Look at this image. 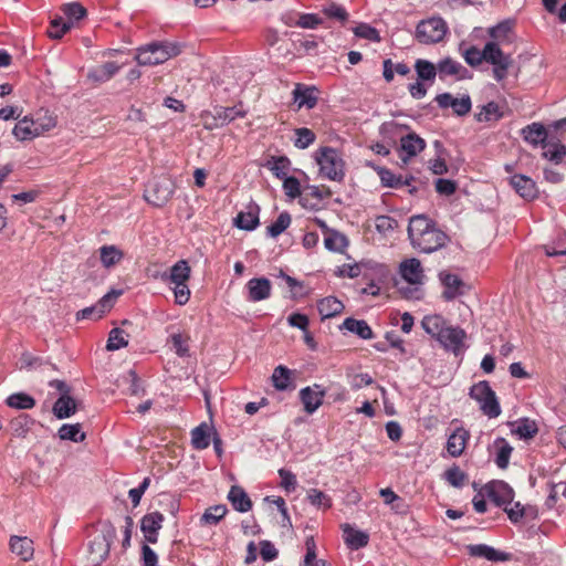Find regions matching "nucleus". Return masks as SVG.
<instances>
[{
    "label": "nucleus",
    "instance_id": "obj_1",
    "mask_svg": "<svg viewBox=\"0 0 566 566\" xmlns=\"http://www.w3.org/2000/svg\"><path fill=\"white\" fill-rule=\"evenodd\" d=\"M98 532L88 543L87 559L91 566H99L107 559L111 546L116 538V528L111 521H101Z\"/></svg>",
    "mask_w": 566,
    "mask_h": 566
},
{
    "label": "nucleus",
    "instance_id": "obj_2",
    "mask_svg": "<svg viewBox=\"0 0 566 566\" xmlns=\"http://www.w3.org/2000/svg\"><path fill=\"white\" fill-rule=\"evenodd\" d=\"M315 160L323 177L338 182L344 180L345 161L336 148L329 146L318 148L315 153Z\"/></svg>",
    "mask_w": 566,
    "mask_h": 566
},
{
    "label": "nucleus",
    "instance_id": "obj_3",
    "mask_svg": "<svg viewBox=\"0 0 566 566\" xmlns=\"http://www.w3.org/2000/svg\"><path fill=\"white\" fill-rule=\"evenodd\" d=\"M181 53V46L171 42H153L137 50L139 65H157Z\"/></svg>",
    "mask_w": 566,
    "mask_h": 566
},
{
    "label": "nucleus",
    "instance_id": "obj_4",
    "mask_svg": "<svg viewBox=\"0 0 566 566\" xmlns=\"http://www.w3.org/2000/svg\"><path fill=\"white\" fill-rule=\"evenodd\" d=\"M469 396L480 405V410L489 418H496L501 415L499 399L489 381L481 380L471 386Z\"/></svg>",
    "mask_w": 566,
    "mask_h": 566
},
{
    "label": "nucleus",
    "instance_id": "obj_5",
    "mask_svg": "<svg viewBox=\"0 0 566 566\" xmlns=\"http://www.w3.org/2000/svg\"><path fill=\"white\" fill-rule=\"evenodd\" d=\"M174 180L166 175L155 177L145 190V199L154 207H164L175 192Z\"/></svg>",
    "mask_w": 566,
    "mask_h": 566
},
{
    "label": "nucleus",
    "instance_id": "obj_6",
    "mask_svg": "<svg viewBox=\"0 0 566 566\" xmlns=\"http://www.w3.org/2000/svg\"><path fill=\"white\" fill-rule=\"evenodd\" d=\"M448 32L444 20L440 17L422 20L416 28V39L422 44H433L443 40Z\"/></svg>",
    "mask_w": 566,
    "mask_h": 566
},
{
    "label": "nucleus",
    "instance_id": "obj_7",
    "mask_svg": "<svg viewBox=\"0 0 566 566\" xmlns=\"http://www.w3.org/2000/svg\"><path fill=\"white\" fill-rule=\"evenodd\" d=\"M484 61L493 65V76L496 81H503L507 76L512 64L511 55H506L497 42H486L483 48Z\"/></svg>",
    "mask_w": 566,
    "mask_h": 566
},
{
    "label": "nucleus",
    "instance_id": "obj_8",
    "mask_svg": "<svg viewBox=\"0 0 566 566\" xmlns=\"http://www.w3.org/2000/svg\"><path fill=\"white\" fill-rule=\"evenodd\" d=\"M449 241L448 234L434 226L418 238H415L410 243L420 252L432 253L446 247Z\"/></svg>",
    "mask_w": 566,
    "mask_h": 566
},
{
    "label": "nucleus",
    "instance_id": "obj_9",
    "mask_svg": "<svg viewBox=\"0 0 566 566\" xmlns=\"http://www.w3.org/2000/svg\"><path fill=\"white\" fill-rule=\"evenodd\" d=\"M484 493L496 506L510 505L514 499L513 489L504 481H491L484 486Z\"/></svg>",
    "mask_w": 566,
    "mask_h": 566
},
{
    "label": "nucleus",
    "instance_id": "obj_10",
    "mask_svg": "<svg viewBox=\"0 0 566 566\" xmlns=\"http://www.w3.org/2000/svg\"><path fill=\"white\" fill-rule=\"evenodd\" d=\"M465 338L467 333L464 329H462L459 326L454 327L447 325L437 340L446 350L452 352L454 355H458L462 352Z\"/></svg>",
    "mask_w": 566,
    "mask_h": 566
},
{
    "label": "nucleus",
    "instance_id": "obj_11",
    "mask_svg": "<svg viewBox=\"0 0 566 566\" xmlns=\"http://www.w3.org/2000/svg\"><path fill=\"white\" fill-rule=\"evenodd\" d=\"M120 292L112 291L105 294L95 305L85 307L76 313V319H98L113 307L114 300Z\"/></svg>",
    "mask_w": 566,
    "mask_h": 566
},
{
    "label": "nucleus",
    "instance_id": "obj_12",
    "mask_svg": "<svg viewBox=\"0 0 566 566\" xmlns=\"http://www.w3.org/2000/svg\"><path fill=\"white\" fill-rule=\"evenodd\" d=\"M164 515L156 511L145 514L140 520V531L144 534L145 542L156 544L159 537V531L163 527Z\"/></svg>",
    "mask_w": 566,
    "mask_h": 566
},
{
    "label": "nucleus",
    "instance_id": "obj_13",
    "mask_svg": "<svg viewBox=\"0 0 566 566\" xmlns=\"http://www.w3.org/2000/svg\"><path fill=\"white\" fill-rule=\"evenodd\" d=\"M434 101L440 108L451 107L457 116H465L472 108V102L469 95L457 98L450 93H442L438 94Z\"/></svg>",
    "mask_w": 566,
    "mask_h": 566
},
{
    "label": "nucleus",
    "instance_id": "obj_14",
    "mask_svg": "<svg viewBox=\"0 0 566 566\" xmlns=\"http://www.w3.org/2000/svg\"><path fill=\"white\" fill-rule=\"evenodd\" d=\"M326 395L325 389L321 385L314 384L312 387L307 386L300 390V400L304 406L306 413H314L324 401Z\"/></svg>",
    "mask_w": 566,
    "mask_h": 566
},
{
    "label": "nucleus",
    "instance_id": "obj_15",
    "mask_svg": "<svg viewBox=\"0 0 566 566\" xmlns=\"http://www.w3.org/2000/svg\"><path fill=\"white\" fill-rule=\"evenodd\" d=\"M509 182L516 193L527 201H532L538 196L536 182L525 175L515 174L510 178Z\"/></svg>",
    "mask_w": 566,
    "mask_h": 566
},
{
    "label": "nucleus",
    "instance_id": "obj_16",
    "mask_svg": "<svg viewBox=\"0 0 566 566\" xmlns=\"http://www.w3.org/2000/svg\"><path fill=\"white\" fill-rule=\"evenodd\" d=\"M439 280L444 286V291L442 292V297L444 301H453L458 296L464 294L462 289L465 284L459 275L449 273L447 271H441L439 273Z\"/></svg>",
    "mask_w": 566,
    "mask_h": 566
},
{
    "label": "nucleus",
    "instance_id": "obj_17",
    "mask_svg": "<svg viewBox=\"0 0 566 566\" xmlns=\"http://www.w3.org/2000/svg\"><path fill=\"white\" fill-rule=\"evenodd\" d=\"M245 287L250 302H261L271 296L272 283L268 277H253L248 281Z\"/></svg>",
    "mask_w": 566,
    "mask_h": 566
},
{
    "label": "nucleus",
    "instance_id": "obj_18",
    "mask_svg": "<svg viewBox=\"0 0 566 566\" xmlns=\"http://www.w3.org/2000/svg\"><path fill=\"white\" fill-rule=\"evenodd\" d=\"M522 136L525 142L534 147H547V142L553 136L542 123H532L522 129Z\"/></svg>",
    "mask_w": 566,
    "mask_h": 566
},
{
    "label": "nucleus",
    "instance_id": "obj_19",
    "mask_svg": "<svg viewBox=\"0 0 566 566\" xmlns=\"http://www.w3.org/2000/svg\"><path fill=\"white\" fill-rule=\"evenodd\" d=\"M515 19H505L497 24L488 29V34L492 39L491 42L499 44L512 43L514 40Z\"/></svg>",
    "mask_w": 566,
    "mask_h": 566
},
{
    "label": "nucleus",
    "instance_id": "obj_20",
    "mask_svg": "<svg viewBox=\"0 0 566 566\" xmlns=\"http://www.w3.org/2000/svg\"><path fill=\"white\" fill-rule=\"evenodd\" d=\"M426 148V142L415 132L407 134L400 138V150L405 154L400 158L407 163L411 157L417 156Z\"/></svg>",
    "mask_w": 566,
    "mask_h": 566
},
{
    "label": "nucleus",
    "instance_id": "obj_21",
    "mask_svg": "<svg viewBox=\"0 0 566 566\" xmlns=\"http://www.w3.org/2000/svg\"><path fill=\"white\" fill-rule=\"evenodd\" d=\"M340 527L344 542L349 549L357 551L368 545L369 534L367 532L356 530L348 523L343 524Z\"/></svg>",
    "mask_w": 566,
    "mask_h": 566
},
{
    "label": "nucleus",
    "instance_id": "obj_22",
    "mask_svg": "<svg viewBox=\"0 0 566 566\" xmlns=\"http://www.w3.org/2000/svg\"><path fill=\"white\" fill-rule=\"evenodd\" d=\"M437 70L438 75L442 81L447 76H457L458 80L469 77L468 69L451 57H444L440 60L437 64Z\"/></svg>",
    "mask_w": 566,
    "mask_h": 566
},
{
    "label": "nucleus",
    "instance_id": "obj_23",
    "mask_svg": "<svg viewBox=\"0 0 566 566\" xmlns=\"http://www.w3.org/2000/svg\"><path fill=\"white\" fill-rule=\"evenodd\" d=\"M190 266L186 260L176 262L169 271L164 272L160 277L165 283L168 284H180L187 283L190 279Z\"/></svg>",
    "mask_w": 566,
    "mask_h": 566
},
{
    "label": "nucleus",
    "instance_id": "obj_24",
    "mask_svg": "<svg viewBox=\"0 0 566 566\" xmlns=\"http://www.w3.org/2000/svg\"><path fill=\"white\" fill-rule=\"evenodd\" d=\"M10 551L22 562H29L33 558V541L27 536L12 535L9 541Z\"/></svg>",
    "mask_w": 566,
    "mask_h": 566
},
{
    "label": "nucleus",
    "instance_id": "obj_25",
    "mask_svg": "<svg viewBox=\"0 0 566 566\" xmlns=\"http://www.w3.org/2000/svg\"><path fill=\"white\" fill-rule=\"evenodd\" d=\"M470 439V433L464 428H457L448 438L447 451L452 458L460 457Z\"/></svg>",
    "mask_w": 566,
    "mask_h": 566
},
{
    "label": "nucleus",
    "instance_id": "obj_26",
    "mask_svg": "<svg viewBox=\"0 0 566 566\" xmlns=\"http://www.w3.org/2000/svg\"><path fill=\"white\" fill-rule=\"evenodd\" d=\"M468 552L470 556L484 557L491 562H505L510 559V554L496 551L486 544L469 545Z\"/></svg>",
    "mask_w": 566,
    "mask_h": 566
},
{
    "label": "nucleus",
    "instance_id": "obj_27",
    "mask_svg": "<svg viewBox=\"0 0 566 566\" xmlns=\"http://www.w3.org/2000/svg\"><path fill=\"white\" fill-rule=\"evenodd\" d=\"M422 273L421 262L416 258L407 259L400 264V274L410 284L421 283Z\"/></svg>",
    "mask_w": 566,
    "mask_h": 566
},
{
    "label": "nucleus",
    "instance_id": "obj_28",
    "mask_svg": "<svg viewBox=\"0 0 566 566\" xmlns=\"http://www.w3.org/2000/svg\"><path fill=\"white\" fill-rule=\"evenodd\" d=\"M227 497L232 507L240 513H245L252 509L251 499L240 485H232Z\"/></svg>",
    "mask_w": 566,
    "mask_h": 566
},
{
    "label": "nucleus",
    "instance_id": "obj_29",
    "mask_svg": "<svg viewBox=\"0 0 566 566\" xmlns=\"http://www.w3.org/2000/svg\"><path fill=\"white\" fill-rule=\"evenodd\" d=\"M77 409V401L71 395H64L56 399L52 412L57 419H66L73 416Z\"/></svg>",
    "mask_w": 566,
    "mask_h": 566
},
{
    "label": "nucleus",
    "instance_id": "obj_30",
    "mask_svg": "<svg viewBox=\"0 0 566 566\" xmlns=\"http://www.w3.org/2000/svg\"><path fill=\"white\" fill-rule=\"evenodd\" d=\"M315 87H308L303 84H296L293 90V99L297 103V107L302 108L305 106L308 109H312L317 104V97L315 95Z\"/></svg>",
    "mask_w": 566,
    "mask_h": 566
},
{
    "label": "nucleus",
    "instance_id": "obj_31",
    "mask_svg": "<svg viewBox=\"0 0 566 566\" xmlns=\"http://www.w3.org/2000/svg\"><path fill=\"white\" fill-rule=\"evenodd\" d=\"M12 133L19 140H31L45 133V128H35L33 119L24 117L15 124Z\"/></svg>",
    "mask_w": 566,
    "mask_h": 566
},
{
    "label": "nucleus",
    "instance_id": "obj_32",
    "mask_svg": "<svg viewBox=\"0 0 566 566\" xmlns=\"http://www.w3.org/2000/svg\"><path fill=\"white\" fill-rule=\"evenodd\" d=\"M259 212L260 208L258 205H251L249 206V210L247 212L241 211L238 213V216L234 219V224L239 229L252 231L254 230L259 223Z\"/></svg>",
    "mask_w": 566,
    "mask_h": 566
},
{
    "label": "nucleus",
    "instance_id": "obj_33",
    "mask_svg": "<svg viewBox=\"0 0 566 566\" xmlns=\"http://www.w3.org/2000/svg\"><path fill=\"white\" fill-rule=\"evenodd\" d=\"M271 379L273 387L276 390L285 391L293 390L295 388V384L292 378V370L283 365H279L274 368Z\"/></svg>",
    "mask_w": 566,
    "mask_h": 566
},
{
    "label": "nucleus",
    "instance_id": "obj_34",
    "mask_svg": "<svg viewBox=\"0 0 566 566\" xmlns=\"http://www.w3.org/2000/svg\"><path fill=\"white\" fill-rule=\"evenodd\" d=\"M434 226H437L436 221L429 219L426 214L412 216L407 229L409 240L412 241Z\"/></svg>",
    "mask_w": 566,
    "mask_h": 566
},
{
    "label": "nucleus",
    "instance_id": "obj_35",
    "mask_svg": "<svg viewBox=\"0 0 566 566\" xmlns=\"http://www.w3.org/2000/svg\"><path fill=\"white\" fill-rule=\"evenodd\" d=\"M494 449H495V458L494 462L497 465V468L504 470L509 467L510 458L513 452V447L509 443V441L503 438L499 437L494 440Z\"/></svg>",
    "mask_w": 566,
    "mask_h": 566
},
{
    "label": "nucleus",
    "instance_id": "obj_36",
    "mask_svg": "<svg viewBox=\"0 0 566 566\" xmlns=\"http://www.w3.org/2000/svg\"><path fill=\"white\" fill-rule=\"evenodd\" d=\"M342 328H345L346 331L357 335L361 339L374 338V332L365 319H356L354 317H347L343 322L340 329Z\"/></svg>",
    "mask_w": 566,
    "mask_h": 566
},
{
    "label": "nucleus",
    "instance_id": "obj_37",
    "mask_svg": "<svg viewBox=\"0 0 566 566\" xmlns=\"http://www.w3.org/2000/svg\"><path fill=\"white\" fill-rule=\"evenodd\" d=\"M120 69L116 62H105L103 65L88 71L87 77L95 83L109 81Z\"/></svg>",
    "mask_w": 566,
    "mask_h": 566
},
{
    "label": "nucleus",
    "instance_id": "obj_38",
    "mask_svg": "<svg viewBox=\"0 0 566 566\" xmlns=\"http://www.w3.org/2000/svg\"><path fill=\"white\" fill-rule=\"evenodd\" d=\"M511 426H513L512 433L524 440L534 438L538 432L536 422L526 417L512 422Z\"/></svg>",
    "mask_w": 566,
    "mask_h": 566
},
{
    "label": "nucleus",
    "instance_id": "obj_39",
    "mask_svg": "<svg viewBox=\"0 0 566 566\" xmlns=\"http://www.w3.org/2000/svg\"><path fill=\"white\" fill-rule=\"evenodd\" d=\"M543 157L553 161L554 164H560L563 158L566 156V147L560 140L553 135L547 142V147L544 148Z\"/></svg>",
    "mask_w": 566,
    "mask_h": 566
},
{
    "label": "nucleus",
    "instance_id": "obj_40",
    "mask_svg": "<svg viewBox=\"0 0 566 566\" xmlns=\"http://www.w3.org/2000/svg\"><path fill=\"white\" fill-rule=\"evenodd\" d=\"M504 116L503 112L501 111L499 104L496 102H489L488 104L481 106V109L479 113L474 115V118L476 122L482 123H491V122H499Z\"/></svg>",
    "mask_w": 566,
    "mask_h": 566
},
{
    "label": "nucleus",
    "instance_id": "obj_41",
    "mask_svg": "<svg viewBox=\"0 0 566 566\" xmlns=\"http://www.w3.org/2000/svg\"><path fill=\"white\" fill-rule=\"evenodd\" d=\"M211 428L202 422L191 430V444L196 450H203L210 446Z\"/></svg>",
    "mask_w": 566,
    "mask_h": 566
},
{
    "label": "nucleus",
    "instance_id": "obj_42",
    "mask_svg": "<svg viewBox=\"0 0 566 566\" xmlns=\"http://www.w3.org/2000/svg\"><path fill=\"white\" fill-rule=\"evenodd\" d=\"M421 325L426 333L438 339L447 326V322L443 316L434 314L424 316Z\"/></svg>",
    "mask_w": 566,
    "mask_h": 566
},
{
    "label": "nucleus",
    "instance_id": "obj_43",
    "mask_svg": "<svg viewBox=\"0 0 566 566\" xmlns=\"http://www.w3.org/2000/svg\"><path fill=\"white\" fill-rule=\"evenodd\" d=\"M228 513V509L224 504H218L208 507L200 517L201 526H214L217 525Z\"/></svg>",
    "mask_w": 566,
    "mask_h": 566
},
{
    "label": "nucleus",
    "instance_id": "obj_44",
    "mask_svg": "<svg viewBox=\"0 0 566 566\" xmlns=\"http://www.w3.org/2000/svg\"><path fill=\"white\" fill-rule=\"evenodd\" d=\"M317 310L323 318H329L342 313L344 305L335 296H328L318 302Z\"/></svg>",
    "mask_w": 566,
    "mask_h": 566
},
{
    "label": "nucleus",
    "instance_id": "obj_45",
    "mask_svg": "<svg viewBox=\"0 0 566 566\" xmlns=\"http://www.w3.org/2000/svg\"><path fill=\"white\" fill-rule=\"evenodd\" d=\"M415 71L417 73L418 80L421 82L432 83L438 75L437 65L424 59H418L416 61Z\"/></svg>",
    "mask_w": 566,
    "mask_h": 566
},
{
    "label": "nucleus",
    "instance_id": "obj_46",
    "mask_svg": "<svg viewBox=\"0 0 566 566\" xmlns=\"http://www.w3.org/2000/svg\"><path fill=\"white\" fill-rule=\"evenodd\" d=\"M35 420L27 413H21L11 420L12 433L18 438H25Z\"/></svg>",
    "mask_w": 566,
    "mask_h": 566
},
{
    "label": "nucleus",
    "instance_id": "obj_47",
    "mask_svg": "<svg viewBox=\"0 0 566 566\" xmlns=\"http://www.w3.org/2000/svg\"><path fill=\"white\" fill-rule=\"evenodd\" d=\"M57 436L61 440H70L72 442H83L86 434L82 432L81 423H64L57 431Z\"/></svg>",
    "mask_w": 566,
    "mask_h": 566
},
{
    "label": "nucleus",
    "instance_id": "obj_48",
    "mask_svg": "<svg viewBox=\"0 0 566 566\" xmlns=\"http://www.w3.org/2000/svg\"><path fill=\"white\" fill-rule=\"evenodd\" d=\"M324 245L332 252H344L348 247V239L337 230L331 231L324 239Z\"/></svg>",
    "mask_w": 566,
    "mask_h": 566
},
{
    "label": "nucleus",
    "instance_id": "obj_49",
    "mask_svg": "<svg viewBox=\"0 0 566 566\" xmlns=\"http://www.w3.org/2000/svg\"><path fill=\"white\" fill-rule=\"evenodd\" d=\"M61 11L66 18L67 23L73 24L87 15V10L80 2L65 3L61 7Z\"/></svg>",
    "mask_w": 566,
    "mask_h": 566
},
{
    "label": "nucleus",
    "instance_id": "obj_50",
    "mask_svg": "<svg viewBox=\"0 0 566 566\" xmlns=\"http://www.w3.org/2000/svg\"><path fill=\"white\" fill-rule=\"evenodd\" d=\"M290 166L291 161L286 156H272L265 164V167L269 168L277 179H283L287 176Z\"/></svg>",
    "mask_w": 566,
    "mask_h": 566
},
{
    "label": "nucleus",
    "instance_id": "obj_51",
    "mask_svg": "<svg viewBox=\"0 0 566 566\" xmlns=\"http://www.w3.org/2000/svg\"><path fill=\"white\" fill-rule=\"evenodd\" d=\"M6 403L14 409H32L35 406V399L25 392H15L7 398Z\"/></svg>",
    "mask_w": 566,
    "mask_h": 566
},
{
    "label": "nucleus",
    "instance_id": "obj_52",
    "mask_svg": "<svg viewBox=\"0 0 566 566\" xmlns=\"http://www.w3.org/2000/svg\"><path fill=\"white\" fill-rule=\"evenodd\" d=\"M101 262L105 268L117 264L124 256L123 252L115 245H103L99 249Z\"/></svg>",
    "mask_w": 566,
    "mask_h": 566
},
{
    "label": "nucleus",
    "instance_id": "obj_53",
    "mask_svg": "<svg viewBox=\"0 0 566 566\" xmlns=\"http://www.w3.org/2000/svg\"><path fill=\"white\" fill-rule=\"evenodd\" d=\"M291 222V214L287 211H283L279 214L277 219L266 228V234L271 238H276L290 227Z\"/></svg>",
    "mask_w": 566,
    "mask_h": 566
},
{
    "label": "nucleus",
    "instance_id": "obj_54",
    "mask_svg": "<svg viewBox=\"0 0 566 566\" xmlns=\"http://www.w3.org/2000/svg\"><path fill=\"white\" fill-rule=\"evenodd\" d=\"M443 478L450 485L458 489L464 486L469 480L468 474L455 464L444 471Z\"/></svg>",
    "mask_w": 566,
    "mask_h": 566
},
{
    "label": "nucleus",
    "instance_id": "obj_55",
    "mask_svg": "<svg viewBox=\"0 0 566 566\" xmlns=\"http://www.w3.org/2000/svg\"><path fill=\"white\" fill-rule=\"evenodd\" d=\"M127 334L119 327H115L109 332L106 349L114 352L128 345Z\"/></svg>",
    "mask_w": 566,
    "mask_h": 566
},
{
    "label": "nucleus",
    "instance_id": "obj_56",
    "mask_svg": "<svg viewBox=\"0 0 566 566\" xmlns=\"http://www.w3.org/2000/svg\"><path fill=\"white\" fill-rule=\"evenodd\" d=\"M515 507L518 509V513L509 512V518L514 524L518 523L523 517L535 520L538 516V510L534 505H522L520 502H516Z\"/></svg>",
    "mask_w": 566,
    "mask_h": 566
},
{
    "label": "nucleus",
    "instance_id": "obj_57",
    "mask_svg": "<svg viewBox=\"0 0 566 566\" xmlns=\"http://www.w3.org/2000/svg\"><path fill=\"white\" fill-rule=\"evenodd\" d=\"M214 112L217 114V118L219 119V122L221 123L222 126L234 120L235 118H243L247 115V113L244 111L238 109L235 106L234 107L217 106V107H214Z\"/></svg>",
    "mask_w": 566,
    "mask_h": 566
},
{
    "label": "nucleus",
    "instance_id": "obj_58",
    "mask_svg": "<svg viewBox=\"0 0 566 566\" xmlns=\"http://www.w3.org/2000/svg\"><path fill=\"white\" fill-rule=\"evenodd\" d=\"M375 169L384 187L395 189L401 188V175L397 176L386 167H376Z\"/></svg>",
    "mask_w": 566,
    "mask_h": 566
},
{
    "label": "nucleus",
    "instance_id": "obj_59",
    "mask_svg": "<svg viewBox=\"0 0 566 566\" xmlns=\"http://www.w3.org/2000/svg\"><path fill=\"white\" fill-rule=\"evenodd\" d=\"M295 135L296 139L294 142V146L298 149L307 148L316 139L314 132L306 127L296 128Z\"/></svg>",
    "mask_w": 566,
    "mask_h": 566
},
{
    "label": "nucleus",
    "instance_id": "obj_60",
    "mask_svg": "<svg viewBox=\"0 0 566 566\" xmlns=\"http://www.w3.org/2000/svg\"><path fill=\"white\" fill-rule=\"evenodd\" d=\"M71 30V23L65 22L62 17L54 18L48 29V34L52 39H61Z\"/></svg>",
    "mask_w": 566,
    "mask_h": 566
},
{
    "label": "nucleus",
    "instance_id": "obj_61",
    "mask_svg": "<svg viewBox=\"0 0 566 566\" xmlns=\"http://www.w3.org/2000/svg\"><path fill=\"white\" fill-rule=\"evenodd\" d=\"M308 502L316 507L329 509L332 506V499L321 490L311 489L307 492Z\"/></svg>",
    "mask_w": 566,
    "mask_h": 566
},
{
    "label": "nucleus",
    "instance_id": "obj_62",
    "mask_svg": "<svg viewBox=\"0 0 566 566\" xmlns=\"http://www.w3.org/2000/svg\"><path fill=\"white\" fill-rule=\"evenodd\" d=\"M354 34L358 38L366 39L371 42H380L381 41L379 31L376 28H374L367 23H359L354 29Z\"/></svg>",
    "mask_w": 566,
    "mask_h": 566
},
{
    "label": "nucleus",
    "instance_id": "obj_63",
    "mask_svg": "<svg viewBox=\"0 0 566 566\" xmlns=\"http://www.w3.org/2000/svg\"><path fill=\"white\" fill-rule=\"evenodd\" d=\"M547 256L566 255V233L560 234L552 244L543 247Z\"/></svg>",
    "mask_w": 566,
    "mask_h": 566
},
{
    "label": "nucleus",
    "instance_id": "obj_64",
    "mask_svg": "<svg viewBox=\"0 0 566 566\" xmlns=\"http://www.w3.org/2000/svg\"><path fill=\"white\" fill-rule=\"evenodd\" d=\"M376 230L381 234H387L398 227V222L390 216H378L375 220Z\"/></svg>",
    "mask_w": 566,
    "mask_h": 566
}]
</instances>
